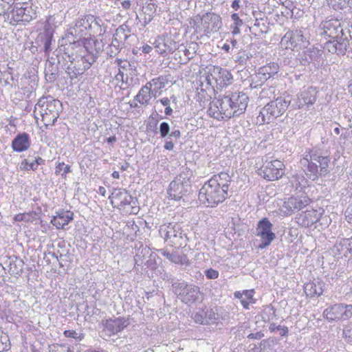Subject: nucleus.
I'll return each mask as SVG.
<instances>
[{
	"label": "nucleus",
	"mask_w": 352,
	"mask_h": 352,
	"mask_svg": "<svg viewBox=\"0 0 352 352\" xmlns=\"http://www.w3.org/2000/svg\"><path fill=\"white\" fill-rule=\"evenodd\" d=\"M331 158L329 155L318 150L305 151L300 164L307 177L312 181L327 175L329 172Z\"/></svg>",
	"instance_id": "1"
},
{
	"label": "nucleus",
	"mask_w": 352,
	"mask_h": 352,
	"mask_svg": "<svg viewBox=\"0 0 352 352\" xmlns=\"http://www.w3.org/2000/svg\"><path fill=\"white\" fill-rule=\"evenodd\" d=\"M84 25L80 23V20L77 21L76 25L69 29L67 32H64L63 34L58 36L55 32V29L50 25V24L45 25V28L43 31L40 32L38 34L36 42L37 44H52V42H56L54 34L58 37V43L60 44H76L77 40H74V35L77 33H80V36L78 39L85 38L87 36H91L89 32H84Z\"/></svg>",
	"instance_id": "2"
},
{
	"label": "nucleus",
	"mask_w": 352,
	"mask_h": 352,
	"mask_svg": "<svg viewBox=\"0 0 352 352\" xmlns=\"http://www.w3.org/2000/svg\"><path fill=\"white\" fill-rule=\"evenodd\" d=\"M190 25L195 32L208 35L219 31L222 25L221 18L219 15L210 12L202 16L197 14L190 19Z\"/></svg>",
	"instance_id": "3"
},
{
	"label": "nucleus",
	"mask_w": 352,
	"mask_h": 352,
	"mask_svg": "<svg viewBox=\"0 0 352 352\" xmlns=\"http://www.w3.org/2000/svg\"><path fill=\"white\" fill-rule=\"evenodd\" d=\"M192 171L185 168L175 179L172 181L168 189V197L171 199L179 201L185 200V198L191 191Z\"/></svg>",
	"instance_id": "4"
},
{
	"label": "nucleus",
	"mask_w": 352,
	"mask_h": 352,
	"mask_svg": "<svg viewBox=\"0 0 352 352\" xmlns=\"http://www.w3.org/2000/svg\"><path fill=\"white\" fill-rule=\"evenodd\" d=\"M291 100L283 97H278L276 100L269 102L259 112L257 122L260 124H269L281 116L288 108Z\"/></svg>",
	"instance_id": "5"
},
{
	"label": "nucleus",
	"mask_w": 352,
	"mask_h": 352,
	"mask_svg": "<svg viewBox=\"0 0 352 352\" xmlns=\"http://www.w3.org/2000/svg\"><path fill=\"white\" fill-rule=\"evenodd\" d=\"M228 197V192L214 185L209 180L204 183L199 192L200 203L206 207H215L223 202Z\"/></svg>",
	"instance_id": "6"
},
{
	"label": "nucleus",
	"mask_w": 352,
	"mask_h": 352,
	"mask_svg": "<svg viewBox=\"0 0 352 352\" xmlns=\"http://www.w3.org/2000/svg\"><path fill=\"white\" fill-rule=\"evenodd\" d=\"M208 69L205 80L212 90L215 87L221 89L232 82V75L227 69L218 66H211Z\"/></svg>",
	"instance_id": "7"
},
{
	"label": "nucleus",
	"mask_w": 352,
	"mask_h": 352,
	"mask_svg": "<svg viewBox=\"0 0 352 352\" xmlns=\"http://www.w3.org/2000/svg\"><path fill=\"white\" fill-rule=\"evenodd\" d=\"M172 287L173 292L186 304L191 305L200 299L201 292L195 285L184 281L175 282L172 284Z\"/></svg>",
	"instance_id": "8"
},
{
	"label": "nucleus",
	"mask_w": 352,
	"mask_h": 352,
	"mask_svg": "<svg viewBox=\"0 0 352 352\" xmlns=\"http://www.w3.org/2000/svg\"><path fill=\"white\" fill-rule=\"evenodd\" d=\"M112 205L117 204L120 208H125L127 206H131L130 213L137 214L139 211V207L137 206L138 200L132 197L125 189L115 188L111 195L109 197Z\"/></svg>",
	"instance_id": "9"
},
{
	"label": "nucleus",
	"mask_w": 352,
	"mask_h": 352,
	"mask_svg": "<svg viewBox=\"0 0 352 352\" xmlns=\"http://www.w3.org/2000/svg\"><path fill=\"white\" fill-rule=\"evenodd\" d=\"M160 234L166 241L172 246H181L185 236L182 226L179 223H169L160 227Z\"/></svg>",
	"instance_id": "10"
},
{
	"label": "nucleus",
	"mask_w": 352,
	"mask_h": 352,
	"mask_svg": "<svg viewBox=\"0 0 352 352\" xmlns=\"http://www.w3.org/2000/svg\"><path fill=\"white\" fill-rule=\"evenodd\" d=\"M258 174L268 181H275L285 174V165L278 160L265 162L259 169Z\"/></svg>",
	"instance_id": "11"
},
{
	"label": "nucleus",
	"mask_w": 352,
	"mask_h": 352,
	"mask_svg": "<svg viewBox=\"0 0 352 352\" xmlns=\"http://www.w3.org/2000/svg\"><path fill=\"white\" fill-rule=\"evenodd\" d=\"M272 223L267 218H263L258 222L256 228V235L261 238V243L258 248L265 249L269 246L276 238L275 234L272 232Z\"/></svg>",
	"instance_id": "12"
},
{
	"label": "nucleus",
	"mask_w": 352,
	"mask_h": 352,
	"mask_svg": "<svg viewBox=\"0 0 352 352\" xmlns=\"http://www.w3.org/2000/svg\"><path fill=\"white\" fill-rule=\"evenodd\" d=\"M94 45H75L76 48H80V54L76 55L72 58V63L75 65L76 69H82L85 67V72L95 62L96 55L90 52Z\"/></svg>",
	"instance_id": "13"
},
{
	"label": "nucleus",
	"mask_w": 352,
	"mask_h": 352,
	"mask_svg": "<svg viewBox=\"0 0 352 352\" xmlns=\"http://www.w3.org/2000/svg\"><path fill=\"white\" fill-rule=\"evenodd\" d=\"M323 32L321 33L326 38L330 39L327 41L324 44H331L336 42L337 44H342L339 39L342 38V28L340 26V23L337 19H331L325 21L322 24Z\"/></svg>",
	"instance_id": "14"
},
{
	"label": "nucleus",
	"mask_w": 352,
	"mask_h": 352,
	"mask_svg": "<svg viewBox=\"0 0 352 352\" xmlns=\"http://www.w3.org/2000/svg\"><path fill=\"white\" fill-rule=\"evenodd\" d=\"M311 199L307 196L302 195L297 197H292L288 198L284 202L283 208L287 214H291L294 212L299 211L310 204Z\"/></svg>",
	"instance_id": "15"
},
{
	"label": "nucleus",
	"mask_w": 352,
	"mask_h": 352,
	"mask_svg": "<svg viewBox=\"0 0 352 352\" xmlns=\"http://www.w3.org/2000/svg\"><path fill=\"white\" fill-rule=\"evenodd\" d=\"M36 105L41 107L43 112L52 114L53 120L58 119L61 107V102L58 100H55L52 96H47L41 98Z\"/></svg>",
	"instance_id": "16"
},
{
	"label": "nucleus",
	"mask_w": 352,
	"mask_h": 352,
	"mask_svg": "<svg viewBox=\"0 0 352 352\" xmlns=\"http://www.w3.org/2000/svg\"><path fill=\"white\" fill-rule=\"evenodd\" d=\"M115 78L117 81L122 82V84H128L129 78L132 80L134 75L135 69L128 61L118 60V67H115Z\"/></svg>",
	"instance_id": "17"
},
{
	"label": "nucleus",
	"mask_w": 352,
	"mask_h": 352,
	"mask_svg": "<svg viewBox=\"0 0 352 352\" xmlns=\"http://www.w3.org/2000/svg\"><path fill=\"white\" fill-rule=\"evenodd\" d=\"M317 91L315 89L310 87L302 90L298 94L297 98L292 104L294 109H300L305 105H312L316 100Z\"/></svg>",
	"instance_id": "18"
},
{
	"label": "nucleus",
	"mask_w": 352,
	"mask_h": 352,
	"mask_svg": "<svg viewBox=\"0 0 352 352\" xmlns=\"http://www.w3.org/2000/svg\"><path fill=\"white\" fill-rule=\"evenodd\" d=\"M232 99V107L235 115L239 116L243 113L248 107L249 98L246 94L243 92H234L228 94Z\"/></svg>",
	"instance_id": "19"
},
{
	"label": "nucleus",
	"mask_w": 352,
	"mask_h": 352,
	"mask_svg": "<svg viewBox=\"0 0 352 352\" xmlns=\"http://www.w3.org/2000/svg\"><path fill=\"white\" fill-rule=\"evenodd\" d=\"M10 23H18L19 21L28 22L32 19L30 10L28 8L21 6L20 3L14 6L12 10L8 12Z\"/></svg>",
	"instance_id": "20"
},
{
	"label": "nucleus",
	"mask_w": 352,
	"mask_h": 352,
	"mask_svg": "<svg viewBox=\"0 0 352 352\" xmlns=\"http://www.w3.org/2000/svg\"><path fill=\"white\" fill-rule=\"evenodd\" d=\"M157 7L154 1L150 0L149 2H146L143 5L142 12L139 14H137V19L145 26L153 19L156 13Z\"/></svg>",
	"instance_id": "21"
},
{
	"label": "nucleus",
	"mask_w": 352,
	"mask_h": 352,
	"mask_svg": "<svg viewBox=\"0 0 352 352\" xmlns=\"http://www.w3.org/2000/svg\"><path fill=\"white\" fill-rule=\"evenodd\" d=\"M74 219V213L69 210H60L56 212L52 220V224L57 229H64L69 221Z\"/></svg>",
	"instance_id": "22"
},
{
	"label": "nucleus",
	"mask_w": 352,
	"mask_h": 352,
	"mask_svg": "<svg viewBox=\"0 0 352 352\" xmlns=\"http://www.w3.org/2000/svg\"><path fill=\"white\" fill-rule=\"evenodd\" d=\"M126 321L123 318L107 320L104 324V331L109 336L115 335L126 327Z\"/></svg>",
	"instance_id": "23"
},
{
	"label": "nucleus",
	"mask_w": 352,
	"mask_h": 352,
	"mask_svg": "<svg viewBox=\"0 0 352 352\" xmlns=\"http://www.w3.org/2000/svg\"><path fill=\"white\" fill-rule=\"evenodd\" d=\"M159 133L160 138L163 139H175L177 141L181 138L182 133L178 128H170L167 122H162L159 126Z\"/></svg>",
	"instance_id": "24"
},
{
	"label": "nucleus",
	"mask_w": 352,
	"mask_h": 352,
	"mask_svg": "<svg viewBox=\"0 0 352 352\" xmlns=\"http://www.w3.org/2000/svg\"><path fill=\"white\" fill-rule=\"evenodd\" d=\"M30 146V136L26 133H19L12 141V148L13 151L18 153L27 151Z\"/></svg>",
	"instance_id": "25"
},
{
	"label": "nucleus",
	"mask_w": 352,
	"mask_h": 352,
	"mask_svg": "<svg viewBox=\"0 0 352 352\" xmlns=\"http://www.w3.org/2000/svg\"><path fill=\"white\" fill-rule=\"evenodd\" d=\"M342 309L343 303L334 304L324 310L323 316L329 322L342 320Z\"/></svg>",
	"instance_id": "26"
},
{
	"label": "nucleus",
	"mask_w": 352,
	"mask_h": 352,
	"mask_svg": "<svg viewBox=\"0 0 352 352\" xmlns=\"http://www.w3.org/2000/svg\"><path fill=\"white\" fill-rule=\"evenodd\" d=\"M217 100H219L218 103L220 106L222 120L236 117L232 107V99L230 98L229 95L224 96L221 98H217Z\"/></svg>",
	"instance_id": "27"
},
{
	"label": "nucleus",
	"mask_w": 352,
	"mask_h": 352,
	"mask_svg": "<svg viewBox=\"0 0 352 352\" xmlns=\"http://www.w3.org/2000/svg\"><path fill=\"white\" fill-rule=\"evenodd\" d=\"M307 41L301 30L288 31L281 39L280 44H298Z\"/></svg>",
	"instance_id": "28"
},
{
	"label": "nucleus",
	"mask_w": 352,
	"mask_h": 352,
	"mask_svg": "<svg viewBox=\"0 0 352 352\" xmlns=\"http://www.w3.org/2000/svg\"><path fill=\"white\" fill-rule=\"evenodd\" d=\"M209 181L213 184L219 186L226 192H228L232 179L228 173L221 172L219 174L214 175Z\"/></svg>",
	"instance_id": "29"
},
{
	"label": "nucleus",
	"mask_w": 352,
	"mask_h": 352,
	"mask_svg": "<svg viewBox=\"0 0 352 352\" xmlns=\"http://www.w3.org/2000/svg\"><path fill=\"white\" fill-rule=\"evenodd\" d=\"M319 220V214L316 210H306L304 213L301 214L298 219V222L303 227L309 228L312 226L315 223Z\"/></svg>",
	"instance_id": "30"
},
{
	"label": "nucleus",
	"mask_w": 352,
	"mask_h": 352,
	"mask_svg": "<svg viewBox=\"0 0 352 352\" xmlns=\"http://www.w3.org/2000/svg\"><path fill=\"white\" fill-rule=\"evenodd\" d=\"M65 45H57L56 48L53 50L52 45H45L44 50L47 54L50 63L54 65L56 61L58 63L62 62L61 55L64 54V47Z\"/></svg>",
	"instance_id": "31"
},
{
	"label": "nucleus",
	"mask_w": 352,
	"mask_h": 352,
	"mask_svg": "<svg viewBox=\"0 0 352 352\" xmlns=\"http://www.w3.org/2000/svg\"><path fill=\"white\" fill-rule=\"evenodd\" d=\"M168 82V78L167 76H160L157 78L152 79L150 82H147L153 91V96L156 98L157 94H161V91L164 89Z\"/></svg>",
	"instance_id": "32"
},
{
	"label": "nucleus",
	"mask_w": 352,
	"mask_h": 352,
	"mask_svg": "<svg viewBox=\"0 0 352 352\" xmlns=\"http://www.w3.org/2000/svg\"><path fill=\"white\" fill-rule=\"evenodd\" d=\"M335 250L339 252L340 258H352V238L341 239Z\"/></svg>",
	"instance_id": "33"
},
{
	"label": "nucleus",
	"mask_w": 352,
	"mask_h": 352,
	"mask_svg": "<svg viewBox=\"0 0 352 352\" xmlns=\"http://www.w3.org/2000/svg\"><path fill=\"white\" fill-rule=\"evenodd\" d=\"M151 95H153V91L151 85H148V83H146L135 96L134 100L142 105H147L151 98Z\"/></svg>",
	"instance_id": "34"
},
{
	"label": "nucleus",
	"mask_w": 352,
	"mask_h": 352,
	"mask_svg": "<svg viewBox=\"0 0 352 352\" xmlns=\"http://www.w3.org/2000/svg\"><path fill=\"white\" fill-rule=\"evenodd\" d=\"M304 291L307 296L318 297L323 293L322 284L320 282H309L304 285Z\"/></svg>",
	"instance_id": "35"
},
{
	"label": "nucleus",
	"mask_w": 352,
	"mask_h": 352,
	"mask_svg": "<svg viewBox=\"0 0 352 352\" xmlns=\"http://www.w3.org/2000/svg\"><path fill=\"white\" fill-rule=\"evenodd\" d=\"M278 71V65L275 63H270L267 65L261 67L258 69V75L261 80H267L277 74Z\"/></svg>",
	"instance_id": "36"
},
{
	"label": "nucleus",
	"mask_w": 352,
	"mask_h": 352,
	"mask_svg": "<svg viewBox=\"0 0 352 352\" xmlns=\"http://www.w3.org/2000/svg\"><path fill=\"white\" fill-rule=\"evenodd\" d=\"M219 100L215 98L210 102L209 108L208 109V114L210 117L217 119L218 120H222L220 106L219 105Z\"/></svg>",
	"instance_id": "37"
},
{
	"label": "nucleus",
	"mask_w": 352,
	"mask_h": 352,
	"mask_svg": "<svg viewBox=\"0 0 352 352\" xmlns=\"http://www.w3.org/2000/svg\"><path fill=\"white\" fill-rule=\"evenodd\" d=\"M256 54V51L247 47L246 50L239 51L236 56V61L241 65H245L247 61Z\"/></svg>",
	"instance_id": "38"
},
{
	"label": "nucleus",
	"mask_w": 352,
	"mask_h": 352,
	"mask_svg": "<svg viewBox=\"0 0 352 352\" xmlns=\"http://www.w3.org/2000/svg\"><path fill=\"white\" fill-rule=\"evenodd\" d=\"M276 318V310L271 305L267 306L261 313L262 320L265 323L275 320Z\"/></svg>",
	"instance_id": "39"
},
{
	"label": "nucleus",
	"mask_w": 352,
	"mask_h": 352,
	"mask_svg": "<svg viewBox=\"0 0 352 352\" xmlns=\"http://www.w3.org/2000/svg\"><path fill=\"white\" fill-rule=\"evenodd\" d=\"M23 262L21 259L15 258L10 261V273L11 274H19L23 270Z\"/></svg>",
	"instance_id": "40"
},
{
	"label": "nucleus",
	"mask_w": 352,
	"mask_h": 352,
	"mask_svg": "<svg viewBox=\"0 0 352 352\" xmlns=\"http://www.w3.org/2000/svg\"><path fill=\"white\" fill-rule=\"evenodd\" d=\"M84 72L85 67L82 69H76V66L72 63V60H71L70 64L67 66L66 69V73L72 80L76 78L78 76L84 74Z\"/></svg>",
	"instance_id": "41"
},
{
	"label": "nucleus",
	"mask_w": 352,
	"mask_h": 352,
	"mask_svg": "<svg viewBox=\"0 0 352 352\" xmlns=\"http://www.w3.org/2000/svg\"><path fill=\"white\" fill-rule=\"evenodd\" d=\"M80 23L84 25V32H89V30L92 28L93 23H95V25H98L97 22L96 21V19L94 16L91 14L86 15L83 18L79 19Z\"/></svg>",
	"instance_id": "42"
},
{
	"label": "nucleus",
	"mask_w": 352,
	"mask_h": 352,
	"mask_svg": "<svg viewBox=\"0 0 352 352\" xmlns=\"http://www.w3.org/2000/svg\"><path fill=\"white\" fill-rule=\"evenodd\" d=\"M72 172L71 166L65 164L64 162H58L55 167V174L60 175L63 178H66L67 174Z\"/></svg>",
	"instance_id": "43"
},
{
	"label": "nucleus",
	"mask_w": 352,
	"mask_h": 352,
	"mask_svg": "<svg viewBox=\"0 0 352 352\" xmlns=\"http://www.w3.org/2000/svg\"><path fill=\"white\" fill-rule=\"evenodd\" d=\"M179 47H182V49L179 50L178 52H182L186 60H189L192 58L197 52V50H195L194 46L192 47L191 45H189L188 48H186V45H179Z\"/></svg>",
	"instance_id": "44"
},
{
	"label": "nucleus",
	"mask_w": 352,
	"mask_h": 352,
	"mask_svg": "<svg viewBox=\"0 0 352 352\" xmlns=\"http://www.w3.org/2000/svg\"><path fill=\"white\" fill-rule=\"evenodd\" d=\"M192 318L195 322L199 324H207L209 323V320L204 316V311L203 309H199L197 311L194 313Z\"/></svg>",
	"instance_id": "45"
},
{
	"label": "nucleus",
	"mask_w": 352,
	"mask_h": 352,
	"mask_svg": "<svg viewBox=\"0 0 352 352\" xmlns=\"http://www.w3.org/2000/svg\"><path fill=\"white\" fill-rule=\"evenodd\" d=\"M158 252L166 257L168 261L174 263L178 258V253L177 252H170L166 249H160L158 250Z\"/></svg>",
	"instance_id": "46"
},
{
	"label": "nucleus",
	"mask_w": 352,
	"mask_h": 352,
	"mask_svg": "<svg viewBox=\"0 0 352 352\" xmlns=\"http://www.w3.org/2000/svg\"><path fill=\"white\" fill-rule=\"evenodd\" d=\"M327 50L331 53L338 54H344L347 50V45H326Z\"/></svg>",
	"instance_id": "47"
},
{
	"label": "nucleus",
	"mask_w": 352,
	"mask_h": 352,
	"mask_svg": "<svg viewBox=\"0 0 352 352\" xmlns=\"http://www.w3.org/2000/svg\"><path fill=\"white\" fill-rule=\"evenodd\" d=\"M34 155H29L27 159H25L21 164V168L25 170H30L32 164H34Z\"/></svg>",
	"instance_id": "48"
},
{
	"label": "nucleus",
	"mask_w": 352,
	"mask_h": 352,
	"mask_svg": "<svg viewBox=\"0 0 352 352\" xmlns=\"http://www.w3.org/2000/svg\"><path fill=\"white\" fill-rule=\"evenodd\" d=\"M63 334L67 338H74L76 340H82L84 338V335L82 333H78L74 330H65L63 332Z\"/></svg>",
	"instance_id": "49"
},
{
	"label": "nucleus",
	"mask_w": 352,
	"mask_h": 352,
	"mask_svg": "<svg viewBox=\"0 0 352 352\" xmlns=\"http://www.w3.org/2000/svg\"><path fill=\"white\" fill-rule=\"evenodd\" d=\"M352 318V305L343 304L342 320H346Z\"/></svg>",
	"instance_id": "50"
},
{
	"label": "nucleus",
	"mask_w": 352,
	"mask_h": 352,
	"mask_svg": "<svg viewBox=\"0 0 352 352\" xmlns=\"http://www.w3.org/2000/svg\"><path fill=\"white\" fill-rule=\"evenodd\" d=\"M42 120L44 124L47 126L49 125H54L57 120H53L52 114L41 111Z\"/></svg>",
	"instance_id": "51"
},
{
	"label": "nucleus",
	"mask_w": 352,
	"mask_h": 352,
	"mask_svg": "<svg viewBox=\"0 0 352 352\" xmlns=\"http://www.w3.org/2000/svg\"><path fill=\"white\" fill-rule=\"evenodd\" d=\"M175 264L180 265L182 267H186L190 265V261L188 259L187 256L184 254H178V258L176 260Z\"/></svg>",
	"instance_id": "52"
},
{
	"label": "nucleus",
	"mask_w": 352,
	"mask_h": 352,
	"mask_svg": "<svg viewBox=\"0 0 352 352\" xmlns=\"http://www.w3.org/2000/svg\"><path fill=\"white\" fill-rule=\"evenodd\" d=\"M343 336L347 339L349 342H352V324L345 326L342 331Z\"/></svg>",
	"instance_id": "53"
},
{
	"label": "nucleus",
	"mask_w": 352,
	"mask_h": 352,
	"mask_svg": "<svg viewBox=\"0 0 352 352\" xmlns=\"http://www.w3.org/2000/svg\"><path fill=\"white\" fill-rule=\"evenodd\" d=\"M155 48H156V51L163 55V56H166L167 54V50H168L169 51H171V50H176L175 47L173 48V47H170V45H155Z\"/></svg>",
	"instance_id": "54"
},
{
	"label": "nucleus",
	"mask_w": 352,
	"mask_h": 352,
	"mask_svg": "<svg viewBox=\"0 0 352 352\" xmlns=\"http://www.w3.org/2000/svg\"><path fill=\"white\" fill-rule=\"evenodd\" d=\"M219 272L212 268L208 269L205 271V275L208 279H217L219 277Z\"/></svg>",
	"instance_id": "55"
},
{
	"label": "nucleus",
	"mask_w": 352,
	"mask_h": 352,
	"mask_svg": "<svg viewBox=\"0 0 352 352\" xmlns=\"http://www.w3.org/2000/svg\"><path fill=\"white\" fill-rule=\"evenodd\" d=\"M274 92H275V87H274L263 88L260 93V96L261 98H265V97L270 98V96L269 95L270 94L271 96H274Z\"/></svg>",
	"instance_id": "56"
},
{
	"label": "nucleus",
	"mask_w": 352,
	"mask_h": 352,
	"mask_svg": "<svg viewBox=\"0 0 352 352\" xmlns=\"http://www.w3.org/2000/svg\"><path fill=\"white\" fill-rule=\"evenodd\" d=\"M6 4L0 1V19H3V21H8V19L9 18L8 12H6Z\"/></svg>",
	"instance_id": "57"
},
{
	"label": "nucleus",
	"mask_w": 352,
	"mask_h": 352,
	"mask_svg": "<svg viewBox=\"0 0 352 352\" xmlns=\"http://www.w3.org/2000/svg\"><path fill=\"white\" fill-rule=\"evenodd\" d=\"M34 155H35V153ZM34 164H32L30 167L32 170H36L38 168V165L43 164L45 162V160L38 155H34Z\"/></svg>",
	"instance_id": "58"
},
{
	"label": "nucleus",
	"mask_w": 352,
	"mask_h": 352,
	"mask_svg": "<svg viewBox=\"0 0 352 352\" xmlns=\"http://www.w3.org/2000/svg\"><path fill=\"white\" fill-rule=\"evenodd\" d=\"M72 58H74V54H71L68 52V49H66L65 46L64 47V54H62V55H61L62 62H64V61L71 62V60H72Z\"/></svg>",
	"instance_id": "59"
},
{
	"label": "nucleus",
	"mask_w": 352,
	"mask_h": 352,
	"mask_svg": "<svg viewBox=\"0 0 352 352\" xmlns=\"http://www.w3.org/2000/svg\"><path fill=\"white\" fill-rule=\"evenodd\" d=\"M204 316L207 318L210 322H213L216 319V314L212 309H207L204 311Z\"/></svg>",
	"instance_id": "60"
},
{
	"label": "nucleus",
	"mask_w": 352,
	"mask_h": 352,
	"mask_svg": "<svg viewBox=\"0 0 352 352\" xmlns=\"http://www.w3.org/2000/svg\"><path fill=\"white\" fill-rule=\"evenodd\" d=\"M165 142L164 145V148L168 151H173L175 146L174 142H176L175 139H164Z\"/></svg>",
	"instance_id": "61"
},
{
	"label": "nucleus",
	"mask_w": 352,
	"mask_h": 352,
	"mask_svg": "<svg viewBox=\"0 0 352 352\" xmlns=\"http://www.w3.org/2000/svg\"><path fill=\"white\" fill-rule=\"evenodd\" d=\"M263 337H264V333H263L261 331H258L255 333H250L248 336V338L252 340H260Z\"/></svg>",
	"instance_id": "62"
},
{
	"label": "nucleus",
	"mask_w": 352,
	"mask_h": 352,
	"mask_svg": "<svg viewBox=\"0 0 352 352\" xmlns=\"http://www.w3.org/2000/svg\"><path fill=\"white\" fill-rule=\"evenodd\" d=\"M253 294H254V290H245L243 298L249 301L254 302L253 301Z\"/></svg>",
	"instance_id": "63"
},
{
	"label": "nucleus",
	"mask_w": 352,
	"mask_h": 352,
	"mask_svg": "<svg viewBox=\"0 0 352 352\" xmlns=\"http://www.w3.org/2000/svg\"><path fill=\"white\" fill-rule=\"evenodd\" d=\"M231 18L234 21V25H241L243 24V21L240 19L238 14L234 13L232 14Z\"/></svg>",
	"instance_id": "64"
}]
</instances>
